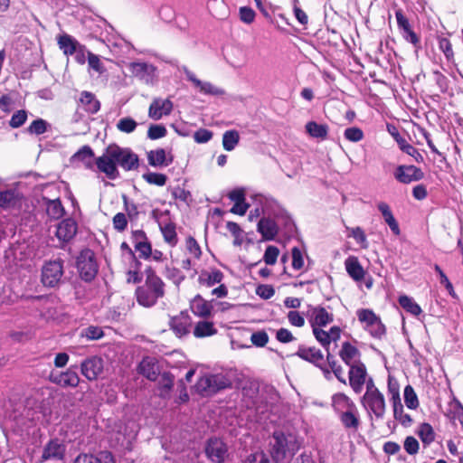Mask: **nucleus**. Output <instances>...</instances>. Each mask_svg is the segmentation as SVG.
Masks as SVG:
<instances>
[{
  "label": "nucleus",
  "mask_w": 463,
  "mask_h": 463,
  "mask_svg": "<svg viewBox=\"0 0 463 463\" xmlns=\"http://www.w3.org/2000/svg\"><path fill=\"white\" fill-rule=\"evenodd\" d=\"M96 166L100 173L106 175L110 180L119 177L118 166L124 171H136L139 167V157L128 147H121L117 144L107 146L102 156L95 160Z\"/></svg>",
  "instance_id": "obj_1"
},
{
  "label": "nucleus",
  "mask_w": 463,
  "mask_h": 463,
  "mask_svg": "<svg viewBox=\"0 0 463 463\" xmlns=\"http://www.w3.org/2000/svg\"><path fill=\"white\" fill-rule=\"evenodd\" d=\"M145 281L135 290L136 300L144 307H152L157 301L165 298L166 284L152 267H146Z\"/></svg>",
  "instance_id": "obj_2"
},
{
  "label": "nucleus",
  "mask_w": 463,
  "mask_h": 463,
  "mask_svg": "<svg viewBox=\"0 0 463 463\" xmlns=\"http://www.w3.org/2000/svg\"><path fill=\"white\" fill-rule=\"evenodd\" d=\"M333 320V313L327 311L325 307H317L312 310L309 319L312 331L317 341L325 349H327L332 342L339 340L341 336V329L338 326H332L329 331L323 329V327L331 324Z\"/></svg>",
  "instance_id": "obj_3"
},
{
  "label": "nucleus",
  "mask_w": 463,
  "mask_h": 463,
  "mask_svg": "<svg viewBox=\"0 0 463 463\" xmlns=\"http://www.w3.org/2000/svg\"><path fill=\"white\" fill-rule=\"evenodd\" d=\"M224 279V274L222 270L217 268H210L208 269H202L198 275L197 282L199 287L204 288H213L212 295L218 298H222L228 296L229 290L227 286L222 283Z\"/></svg>",
  "instance_id": "obj_4"
},
{
  "label": "nucleus",
  "mask_w": 463,
  "mask_h": 463,
  "mask_svg": "<svg viewBox=\"0 0 463 463\" xmlns=\"http://www.w3.org/2000/svg\"><path fill=\"white\" fill-rule=\"evenodd\" d=\"M232 381L222 373L209 374L201 377L196 383L197 392L203 396H210L218 392L231 388Z\"/></svg>",
  "instance_id": "obj_5"
},
{
  "label": "nucleus",
  "mask_w": 463,
  "mask_h": 463,
  "mask_svg": "<svg viewBox=\"0 0 463 463\" xmlns=\"http://www.w3.org/2000/svg\"><path fill=\"white\" fill-rule=\"evenodd\" d=\"M358 321L362 324L363 328L375 339H382L386 334L385 326L381 318L372 310L368 308H361L356 311Z\"/></svg>",
  "instance_id": "obj_6"
},
{
  "label": "nucleus",
  "mask_w": 463,
  "mask_h": 463,
  "mask_svg": "<svg viewBox=\"0 0 463 463\" xmlns=\"http://www.w3.org/2000/svg\"><path fill=\"white\" fill-rule=\"evenodd\" d=\"M76 267L81 279L86 282L92 281L99 271L94 251L89 248L80 250L77 257Z\"/></svg>",
  "instance_id": "obj_7"
},
{
  "label": "nucleus",
  "mask_w": 463,
  "mask_h": 463,
  "mask_svg": "<svg viewBox=\"0 0 463 463\" xmlns=\"http://www.w3.org/2000/svg\"><path fill=\"white\" fill-rule=\"evenodd\" d=\"M63 275V260H49L42 267L41 282L45 288H57L61 285Z\"/></svg>",
  "instance_id": "obj_8"
},
{
  "label": "nucleus",
  "mask_w": 463,
  "mask_h": 463,
  "mask_svg": "<svg viewBox=\"0 0 463 463\" xmlns=\"http://www.w3.org/2000/svg\"><path fill=\"white\" fill-rule=\"evenodd\" d=\"M361 403L371 420L373 418L375 420L383 419L386 412V402L382 392L363 395Z\"/></svg>",
  "instance_id": "obj_9"
},
{
  "label": "nucleus",
  "mask_w": 463,
  "mask_h": 463,
  "mask_svg": "<svg viewBox=\"0 0 463 463\" xmlns=\"http://www.w3.org/2000/svg\"><path fill=\"white\" fill-rule=\"evenodd\" d=\"M152 213L158 222L164 241L171 247H175L178 243V237L175 222L170 219L169 211L160 213L159 216H157V211H153Z\"/></svg>",
  "instance_id": "obj_10"
},
{
  "label": "nucleus",
  "mask_w": 463,
  "mask_h": 463,
  "mask_svg": "<svg viewBox=\"0 0 463 463\" xmlns=\"http://www.w3.org/2000/svg\"><path fill=\"white\" fill-rule=\"evenodd\" d=\"M104 363L101 357L93 355L80 364L81 374L89 381H95L103 372Z\"/></svg>",
  "instance_id": "obj_11"
},
{
  "label": "nucleus",
  "mask_w": 463,
  "mask_h": 463,
  "mask_svg": "<svg viewBox=\"0 0 463 463\" xmlns=\"http://www.w3.org/2000/svg\"><path fill=\"white\" fill-rule=\"evenodd\" d=\"M66 454V445L58 438L51 439L44 446L41 462L47 460H63Z\"/></svg>",
  "instance_id": "obj_12"
},
{
  "label": "nucleus",
  "mask_w": 463,
  "mask_h": 463,
  "mask_svg": "<svg viewBox=\"0 0 463 463\" xmlns=\"http://www.w3.org/2000/svg\"><path fill=\"white\" fill-rule=\"evenodd\" d=\"M192 326V317L187 311H181L178 315L174 316L169 320V327L175 335L181 338L190 333Z\"/></svg>",
  "instance_id": "obj_13"
},
{
  "label": "nucleus",
  "mask_w": 463,
  "mask_h": 463,
  "mask_svg": "<svg viewBox=\"0 0 463 463\" xmlns=\"http://www.w3.org/2000/svg\"><path fill=\"white\" fill-rule=\"evenodd\" d=\"M137 373L151 382H156L160 375L158 361L153 356H145L137 367Z\"/></svg>",
  "instance_id": "obj_14"
},
{
  "label": "nucleus",
  "mask_w": 463,
  "mask_h": 463,
  "mask_svg": "<svg viewBox=\"0 0 463 463\" xmlns=\"http://www.w3.org/2000/svg\"><path fill=\"white\" fill-rule=\"evenodd\" d=\"M270 446V454L274 461L279 463V461L286 458L287 451L288 449V442L286 435L283 432L275 431L273 433Z\"/></svg>",
  "instance_id": "obj_15"
},
{
  "label": "nucleus",
  "mask_w": 463,
  "mask_h": 463,
  "mask_svg": "<svg viewBox=\"0 0 463 463\" xmlns=\"http://www.w3.org/2000/svg\"><path fill=\"white\" fill-rule=\"evenodd\" d=\"M227 446L220 439H210L206 444L205 453L215 463H223L227 457Z\"/></svg>",
  "instance_id": "obj_16"
},
{
  "label": "nucleus",
  "mask_w": 463,
  "mask_h": 463,
  "mask_svg": "<svg viewBox=\"0 0 463 463\" xmlns=\"http://www.w3.org/2000/svg\"><path fill=\"white\" fill-rule=\"evenodd\" d=\"M394 177L396 180L402 184H410L417 182L424 177V174L420 168L415 165H399L395 172Z\"/></svg>",
  "instance_id": "obj_17"
},
{
  "label": "nucleus",
  "mask_w": 463,
  "mask_h": 463,
  "mask_svg": "<svg viewBox=\"0 0 463 463\" xmlns=\"http://www.w3.org/2000/svg\"><path fill=\"white\" fill-rule=\"evenodd\" d=\"M147 163L153 167H166L174 162V155L165 148L157 147L146 153Z\"/></svg>",
  "instance_id": "obj_18"
},
{
  "label": "nucleus",
  "mask_w": 463,
  "mask_h": 463,
  "mask_svg": "<svg viewBox=\"0 0 463 463\" xmlns=\"http://www.w3.org/2000/svg\"><path fill=\"white\" fill-rule=\"evenodd\" d=\"M192 313L200 318L208 319L212 314L213 307L211 301L206 300L200 294H196L189 303Z\"/></svg>",
  "instance_id": "obj_19"
},
{
  "label": "nucleus",
  "mask_w": 463,
  "mask_h": 463,
  "mask_svg": "<svg viewBox=\"0 0 463 463\" xmlns=\"http://www.w3.org/2000/svg\"><path fill=\"white\" fill-rule=\"evenodd\" d=\"M50 381L62 388H75L79 385L80 380L76 370L71 366L65 372L51 374Z\"/></svg>",
  "instance_id": "obj_20"
},
{
  "label": "nucleus",
  "mask_w": 463,
  "mask_h": 463,
  "mask_svg": "<svg viewBox=\"0 0 463 463\" xmlns=\"http://www.w3.org/2000/svg\"><path fill=\"white\" fill-rule=\"evenodd\" d=\"M367 373L363 363L351 365L349 369V384L354 392L359 393L365 383Z\"/></svg>",
  "instance_id": "obj_21"
},
{
  "label": "nucleus",
  "mask_w": 463,
  "mask_h": 463,
  "mask_svg": "<svg viewBox=\"0 0 463 463\" xmlns=\"http://www.w3.org/2000/svg\"><path fill=\"white\" fill-rule=\"evenodd\" d=\"M173 110V102L169 99H154L148 109V116L154 120H159L164 116H168Z\"/></svg>",
  "instance_id": "obj_22"
},
{
  "label": "nucleus",
  "mask_w": 463,
  "mask_h": 463,
  "mask_svg": "<svg viewBox=\"0 0 463 463\" xmlns=\"http://www.w3.org/2000/svg\"><path fill=\"white\" fill-rule=\"evenodd\" d=\"M77 103L79 108L91 115L98 113L101 106L95 94L88 90H83L80 93Z\"/></svg>",
  "instance_id": "obj_23"
},
{
  "label": "nucleus",
  "mask_w": 463,
  "mask_h": 463,
  "mask_svg": "<svg viewBox=\"0 0 463 463\" xmlns=\"http://www.w3.org/2000/svg\"><path fill=\"white\" fill-rule=\"evenodd\" d=\"M78 224L72 218L62 220L57 226L56 236L62 242H68L77 234Z\"/></svg>",
  "instance_id": "obj_24"
},
{
  "label": "nucleus",
  "mask_w": 463,
  "mask_h": 463,
  "mask_svg": "<svg viewBox=\"0 0 463 463\" xmlns=\"http://www.w3.org/2000/svg\"><path fill=\"white\" fill-rule=\"evenodd\" d=\"M57 44L66 56L73 55L82 49V45L68 33L60 34L57 37Z\"/></svg>",
  "instance_id": "obj_25"
},
{
  "label": "nucleus",
  "mask_w": 463,
  "mask_h": 463,
  "mask_svg": "<svg viewBox=\"0 0 463 463\" xmlns=\"http://www.w3.org/2000/svg\"><path fill=\"white\" fill-rule=\"evenodd\" d=\"M74 463H116L113 454L109 450H101L95 456L80 454Z\"/></svg>",
  "instance_id": "obj_26"
},
{
  "label": "nucleus",
  "mask_w": 463,
  "mask_h": 463,
  "mask_svg": "<svg viewBox=\"0 0 463 463\" xmlns=\"http://www.w3.org/2000/svg\"><path fill=\"white\" fill-rule=\"evenodd\" d=\"M257 231L263 241H271L278 234L279 228L274 220L263 217L258 222Z\"/></svg>",
  "instance_id": "obj_27"
},
{
  "label": "nucleus",
  "mask_w": 463,
  "mask_h": 463,
  "mask_svg": "<svg viewBox=\"0 0 463 463\" xmlns=\"http://www.w3.org/2000/svg\"><path fill=\"white\" fill-rule=\"evenodd\" d=\"M345 268L347 274L354 280V281H362L364 278L365 271L363 266L360 264L358 258L355 256H349L345 260Z\"/></svg>",
  "instance_id": "obj_28"
},
{
  "label": "nucleus",
  "mask_w": 463,
  "mask_h": 463,
  "mask_svg": "<svg viewBox=\"0 0 463 463\" xmlns=\"http://www.w3.org/2000/svg\"><path fill=\"white\" fill-rule=\"evenodd\" d=\"M218 333L215 324L208 319L199 320L194 327L193 334L196 338L210 337Z\"/></svg>",
  "instance_id": "obj_29"
},
{
  "label": "nucleus",
  "mask_w": 463,
  "mask_h": 463,
  "mask_svg": "<svg viewBox=\"0 0 463 463\" xmlns=\"http://www.w3.org/2000/svg\"><path fill=\"white\" fill-rule=\"evenodd\" d=\"M21 194L14 189L0 191V207L3 209H12L21 204Z\"/></svg>",
  "instance_id": "obj_30"
},
{
  "label": "nucleus",
  "mask_w": 463,
  "mask_h": 463,
  "mask_svg": "<svg viewBox=\"0 0 463 463\" xmlns=\"http://www.w3.org/2000/svg\"><path fill=\"white\" fill-rule=\"evenodd\" d=\"M339 355L341 359L349 366L361 363L359 360V350L348 342H345L342 345Z\"/></svg>",
  "instance_id": "obj_31"
},
{
  "label": "nucleus",
  "mask_w": 463,
  "mask_h": 463,
  "mask_svg": "<svg viewBox=\"0 0 463 463\" xmlns=\"http://www.w3.org/2000/svg\"><path fill=\"white\" fill-rule=\"evenodd\" d=\"M296 354L301 359L310 362L316 365H320L324 360L323 354L316 347L300 346Z\"/></svg>",
  "instance_id": "obj_32"
},
{
  "label": "nucleus",
  "mask_w": 463,
  "mask_h": 463,
  "mask_svg": "<svg viewBox=\"0 0 463 463\" xmlns=\"http://www.w3.org/2000/svg\"><path fill=\"white\" fill-rule=\"evenodd\" d=\"M43 201L46 207V213L51 219L59 220L64 215L65 210L59 198L52 200L43 197Z\"/></svg>",
  "instance_id": "obj_33"
},
{
  "label": "nucleus",
  "mask_w": 463,
  "mask_h": 463,
  "mask_svg": "<svg viewBox=\"0 0 463 463\" xmlns=\"http://www.w3.org/2000/svg\"><path fill=\"white\" fill-rule=\"evenodd\" d=\"M332 406L335 411L339 415L348 410H354L355 404L344 393H335L332 397Z\"/></svg>",
  "instance_id": "obj_34"
},
{
  "label": "nucleus",
  "mask_w": 463,
  "mask_h": 463,
  "mask_svg": "<svg viewBox=\"0 0 463 463\" xmlns=\"http://www.w3.org/2000/svg\"><path fill=\"white\" fill-rule=\"evenodd\" d=\"M306 132L313 138L325 140L327 138L329 128L326 124H319L316 121H308L306 126Z\"/></svg>",
  "instance_id": "obj_35"
},
{
  "label": "nucleus",
  "mask_w": 463,
  "mask_h": 463,
  "mask_svg": "<svg viewBox=\"0 0 463 463\" xmlns=\"http://www.w3.org/2000/svg\"><path fill=\"white\" fill-rule=\"evenodd\" d=\"M341 423L345 429L356 430L360 425L359 414L356 406L338 415Z\"/></svg>",
  "instance_id": "obj_36"
},
{
  "label": "nucleus",
  "mask_w": 463,
  "mask_h": 463,
  "mask_svg": "<svg viewBox=\"0 0 463 463\" xmlns=\"http://www.w3.org/2000/svg\"><path fill=\"white\" fill-rule=\"evenodd\" d=\"M307 258L305 247L291 249V266L294 269H302L305 267V259Z\"/></svg>",
  "instance_id": "obj_37"
},
{
  "label": "nucleus",
  "mask_w": 463,
  "mask_h": 463,
  "mask_svg": "<svg viewBox=\"0 0 463 463\" xmlns=\"http://www.w3.org/2000/svg\"><path fill=\"white\" fill-rule=\"evenodd\" d=\"M175 376L170 372L160 373L158 388L161 392L160 396L165 397L169 394L174 387Z\"/></svg>",
  "instance_id": "obj_38"
},
{
  "label": "nucleus",
  "mask_w": 463,
  "mask_h": 463,
  "mask_svg": "<svg viewBox=\"0 0 463 463\" xmlns=\"http://www.w3.org/2000/svg\"><path fill=\"white\" fill-rule=\"evenodd\" d=\"M240 141L239 132L235 129L227 130L222 135V146L226 151H232Z\"/></svg>",
  "instance_id": "obj_39"
},
{
  "label": "nucleus",
  "mask_w": 463,
  "mask_h": 463,
  "mask_svg": "<svg viewBox=\"0 0 463 463\" xmlns=\"http://www.w3.org/2000/svg\"><path fill=\"white\" fill-rule=\"evenodd\" d=\"M398 302L403 309L413 316H419L422 312L421 307L411 297L401 296Z\"/></svg>",
  "instance_id": "obj_40"
},
{
  "label": "nucleus",
  "mask_w": 463,
  "mask_h": 463,
  "mask_svg": "<svg viewBox=\"0 0 463 463\" xmlns=\"http://www.w3.org/2000/svg\"><path fill=\"white\" fill-rule=\"evenodd\" d=\"M392 407L394 419L404 427L411 426L412 423V419L409 414L404 412L402 402L393 403Z\"/></svg>",
  "instance_id": "obj_41"
},
{
  "label": "nucleus",
  "mask_w": 463,
  "mask_h": 463,
  "mask_svg": "<svg viewBox=\"0 0 463 463\" xmlns=\"http://www.w3.org/2000/svg\"><path fill=\"white\" fill-rule=\"evenodd\" d=\"M142 178L148 184H153L156 186H164L165 185L168 177L166 175L156 172H147L143 174Z\"/></svg>",
  "instance_id": "obj_42"
},
{
  "label": "nucleus",
  "mask_w": 463,
  "mask_h": 463,
  "mask_svg": "<svg viewBox=\"0 0 463 463\" xmlns=\"http://www.w3.org/2000/svg\"><path fill=\"white\" fill-rule=\"evenodd\" d=\"M418 435L424 446H429L435 439L433 428L429 423L420 424L418 430Z\"/></svg>",
  "instance_id": "obj_43"
},
{
  "label": "nucleus",
  "mask_w": 463,
  "mask_h": 463,
  "mask_svg": "<svg viewBox=\"0 0 463 463\" xmlns=\"http://www.w3.org/2000/svg\"><path fill=\"white\" fill-rule=\"evenodd\" d=\"M185 250L191 257L196 260H200L203 254L202 249L197 241L193 236L185 239Z\"/></svg>",
  "instance_id": "obj_44"
},
{
  "label": "nucleus",
  "mask_w": 463,
  "mask_h": 463,
  "mask_svg": "<svg viewBox=\"0 0 463 463\" xmlns=\"http://www.w3.org/2000/svg\"><path fill=\"white\" fill-rule=\"evenodd\" d=\"M404 402L409 409L415 410L419 407V400L414 389L411 385H407L403 392Z\"/></svg>",
  "instance_id": "obj_45"
},
{
  "label": "nucleus",
  "mask_w": 463,
  "mask_h": 463,
  "mask_svg": "<svg viewBox=\"0 0 463 463\" xmlns=\"http://www.w3.org/2000/svg\"><path fill=\"white\" fill-rule=\"evenodd\" d=\"M388 392L391 395L392 403H396L401 402L400 397V384L398 381L392 375L388 376Z\"/></svg>",
  "instance_id": "obj_46"
},
{
  "label": "nucleus",
  "mask_w": 463,
  "mask_h": 463,
  "mask_svg": "<svg viewBox=\"0 0 463 463\" xmlns=\"http://www.w3.org/2000/svg\"><path fill=\"white\" fill-rule=\"evenodd\" d=\"M349 236L354 238L357 244L360 245L362 249H367L369 247V242L367 241L366 235L364 230L361 227H354L349 229Z\"/></svg>",
  "instance_id": "obj_47"
},
{
  "label": "nucleus",
  "mask_w": 463,
  "mask_h": 463,
  "mask_svg": "<svg viewBox=\"0 0 463 463\" xmlns=\"http://www.w3.org/2000/svg\"><path fill=\"white\" fill-rule=\"evenodd\" d=\"M49 124L43 118L33 120L27 128V132L31 135H42L47 131Z\"/></svg>",
  "instance_id": "obj_48"
},
{
  "label": "nucleus",
  "mask_w": 463,
  "mask_h": 463,
  "mask_svg": "<svg viewBox=\"0 0 463 463\" xmlns=\"http://www.w3.org/2000/svg\"><path fill=\"white\" fill-rule=\"evenodd\" d=\"M137 123L130 117L122 118L117 123V128L123 133H132L135 131Z\"/></svg>",
  "instance_id": "obj_49"
},
{
  "label": "nucleus",
  "mask_w": 463,
  "mask_h": 463,
  "mask_svg": "<svg viewBox=\"0 0 463 463\" xmlns=\"http://www.w3.org/2000/svg\"><path fill=\"white\" fill-rule=\"evenodd\" d=\"M27 111L25 109L17 110L13 114L9 120V126L12 128H18L22 127L27 119Z\"/></svg>",
  "instance_id": "obj_50"
},
{
  "label": "nucleus",
  "mask_w": 463,
  "mask_h": 463,
  "mask_svg": "<svg viewBox=\"0 0 463 463\" xmlns=\"http://www.w3.org/2000/svg\"><path fill=\"white\" fill-rule=\"evenodd\" d=\"M81 335L89 340H99L104 336V332L99 326H90L82 331Z\"/></svg>",
  "instance_id": "obj_51"
},
{
  "label": "nucleus",
  "mask_w": 463,
  "mask_h": 463,
  "mask_svg": "<svg viewBox=\"0 0 463 463\" xmlns=\"http://www.w3.org/2000/svg\"><path fill=\"white\" fill-rule=\"evenodd\" d=\"M226 228L234 237V244L241 245L242 242V230L241 226L235 222L229 221L226 223Z\"/></svg>",
  "instance_id": "obj_52"
},
{
  "label": "nucleus",
  "mask_w": 463,
  "mask_h": 463,
  "mask_svg": "<svg viewBox=\"0 0 463 463\" xmlns=\"http://www.w3.org/2000/svg\"><path fill=\"white\" fill-rule=\"evenodd\" d=\"M167 130L164 125H151L147 130V137L152 140L165 137Z\"/></svg>",
  "instance_id": "obj_53"
},
{
  "label": "nucleus",
  "mask_w": 463,
  "mask_h": 463,
  "mask_svg": "<svg viewBox=\"0 0 463 463\" xmlns=\"http://www.w3.org/2000/svg\"><path fill=\"white\" fill-rule=\"evenodd\" d=\"M344 136L348 141L359 142L364 138V132L357 127H352L345 130Z\"/></svg>",
  "instance_id": "obj_54"
},
{
  "label": "nucleus",
  "mask_w": 463,
  "mask_h": 463,
  "mask_svg": "<svg viewBox=\"0 0 463 463\" xmlns=\"http://www.w3.org/2000/svg\"><path fill=\"white\" fill-rule=\"evenodd\" d=\"M279 254V250L276 246L269 245L267 247L263 260L267 265H274Z\"/></svg>",
  "instance_id": "obj_55"
},
{
  "label": "nucleus",
  "mask_w": 463,
  "mask_h": 463,
  "mask_svg": "<svg viewBox=\"0 0 463 463\" xmlns=\"http://www.w3.org/2000/svg\"><path fill=\"white\" fill-rule=\"evenodd\" d=\"M88 63L90 68L99 72V74H102L105 71V67L99 57L90 52H88Z\"/></svg>",
  "instance_id": "obj_56"
},
{
  "label": "nucleus",
  "mask_w": 463,
  "mask_h": 463,
  "mask_svg": "<svg viewBox=\"0 0 463 463\" xmlns=\"http://www.w3.org/2000/svg\"><path fill=\"white\" fill-rule=\"evenodd\" d=\"M439 49L444 53L445 57L448 61H450L453 56L454 52L452 50V45L450 41L446 37H439Z\"/></svg>",
  "instance_id": "obj_57"
},
{
  "label": "nucleus",
  "mask_w": 463,
  "mask_h": 463,
  "mask_svg": "<svg viewBox=\"0 0 463 463\" xmlns=\"http://www.w3.org/2000/svg\"><path fill=\"white\" fill-rule=\"evenodd\" d=\"M242 463H270L269 458L266 453L263 451H256L250 453L247 456V458L242 461Z\"/></svg>",
  "instance_id": "obj_58"
},
{
  "label": "nucleus",
  "mask_w": 463,
  "mask_h": 463,
  "mask_svg": "<svg viewBox=\"0 0 463 463\" xmlns=\"http://www.w3.org/2000/svg\"><path fill=\"white\" fill-rule=\"evenodd\" d=\"M171 194H172V196L174 197V199H175V200H180L181 202H184L185 203H188V202L191 201L192 194H191L190 191H188L179 185L175 186L172 190Z\"/></svg>",
  "instance_id": "obj_59"
},
{
  "label": "nucleus",
  "mask_w": 463,
  "mask_h": 463,
  "mask_svg": "<svg viewBox=\"0 0 463 463\" xmlns=\"http://www.w3.org/2000/svg\"><path fill=\"white\" fill-rule=\"evenodd\" d=\"M135 250L138 251L139 258L141 259L147 260L152 255V246L148 240L136 244Z\"/></svg>",
  "instance_id": "obj_60"
},
{
  "label": "nucleus",
  "mask_w": 463,
  "mask_h": 463,
  "mask_svg": "<svg viewBox=\"0 0 463 463\" xmlns=\"http://www.w3.org/2000/svg\"><path fill=\"white\" fill-rule=\"evenodd\" d=\"M112 222L114 229L119 232H124L128 227V219L126 214L123 213H118L115 214Z\"/></svg>",
  "instance_id": "obj_61"
},
{
  "label": "nucleus",
  "mask_w": 463,
  "mask_h": 463,
  "mask_svg": "<svg viewBox=\"0 0 463 463\" xmlns=\"http://www.w3.org/2000/svg\"><path fill=\"white\" fill-rule=\"evenodd\" d=\"M395 140L397 141L401 150L404 153L411 156H414L415 154H418L417 149L409 144L403 137H402L399 133H396Z\"/></svg>",
  "instance_id": "obj_62"
},
{
  "label": "nucleus",
  "mask_w": 463,
  "mask_h": 463,
  "mask_svg": "<svg viewBox=\"0 0 463 463\" xmlns=\"http://www.w3.org/2000/svg\"><path fill=\"white\" fill-rule=\"evenodd\" d=\"M403 447L408 454L415 455L419 451L420 444L414 437L408 436L404 440Z\"/></svg>",
  "instance_id": "obj_63"
},
{
  "label": "nucleus",
  "mask_w": 463,
  "mask_h": 463,
  "mask_svg": "<svg viewBox=\"0 0 463 463\" xmlns=\"http://www.w3.org/2000/svg\"><path fill=\"white\" fill-rule=\"evenodd\" d=\"M213 137V132L206 128H199L194 134V139L198 144L210 141Z\"/></svg>",
  "instance_id": "obj_64"
}]
</instances>
